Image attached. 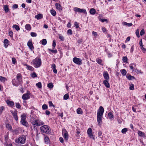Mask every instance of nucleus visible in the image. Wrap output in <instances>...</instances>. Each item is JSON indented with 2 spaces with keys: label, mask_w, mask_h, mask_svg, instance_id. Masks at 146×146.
<instances>
[{
  "label": "nucleus",
  "mask_w": 146,
  "mask_h": 146,
  "mask_svg": "<svg viewBox=\"0 0 146 146\" xmlns=\"http://www.w3.org/2000/svg\"><path fill=\"white\" fill-rule=\"evenodd\" d=\"M59 39L61 40L64 41V37L63 36L61 35H59Z\"/></svg>",
  "instance_id": "obj_49"
},
{
  "label": "nucleus",
  "mask_w": 146,
  "mask_h": 146,
  "mask_svg": "<svg viewBox=\"0 0 146 146\" xmlns=\"http://www.w3.org/2000/svg\"><path fill=\"white\" fill-rule=\"evenodd\" d=\"M104 111V109L102 106H100L99 109L98 110L97 113V121L98 124L100 125V123H102V118L103 113Z\"/></svg>",
  "instance_id": "obj_1"
},
{
  "label": "nucleus",
  "mask_w": 146,
  "mask_h": 146,
  "mask_svg": "<svg viewBox=\"0 0 146 146\" xmlns=\"http://www.w3.org/2000/svg\"><path fill=\"white\" fill-rule=\"evenodd\" d=\"M134 49V46L133 45L131 48V49H130V52L131 53H132Z\"/></svg>",
  "instance_id": "obj_62"
},
{
  "label": "nucleus",
  "mask_w": 146,
  "mask_h": 146,
  "mask_svg": "<svg viewBox=\"0 0 146 146\" xmlns=\"http://www.w3.org/2000/svg\"><path fill=\"white\" fill-rule=\"evenodd\" d=\"M107 80H105L104 81L103 83L106 87L108 88H109L110 87V85L108 83V81Z\"/></svg>",
  "instance_id": "obj_16"
},
{
  "label": "nucleus",
  "mask_w": 146,
  "mask_h": 146,
  "mask_svg": "<svg viewBox=\"0 0 146 146\" xmlns=\"http://www.w3.org/2000/svg\"><path fill=\"white\" fill-rule=\"evenodd\" d=\"M129 89L130 90H133L134 89V86L133 84H131L130 85Z\"/></svg>",
  "instance_id": "obj_53"
},
{
  "label": "nucleus",
  "mask_w": 146,
  "mask_h": 146,
  "mask_svg": "<svg viewBox=\"0 0 146 146\" xmlns=\"http://www.w3.org/2000/svg\"><path fill=\"white\" fill-rule=\"evenodd\" d=\"M145 33L143 29H142L140 32V35L141 36L143 35Z\"/></svg>",
  "instance_id": "obj_59"
},
{
  "label": "nucleus",
  "mask_w": 146,
  "mask_h": 146,
  "mask_svg": "<svg viewBox=\"0 0 146 146\" xmlns=\"http://www.w3.org/2000/svg\"><path fill=\"white\" fill-rule=\"evenodd\" d=\"M41 60L39 58L36 57L32 60V63L34 67L36 68L40 67L41 64Z\"/></svg>",
  "instance_id": "obj_3"
},
{
  "label": "nucleus",
  "mask_w": 146,
  "mask_h": 146,
  "mask_svg": "<svg viewBox=\"0 0 146 146\" xmlns=\"http://www.w3.org/2000/svg\"><path fill=\"white\" fill-rule=\"evenodd\" d=\"M48 87L50 88H52L53 87V85L52 83H50L48 85Z\"/></svg>",
  "instance_id": "obj_45"
},
{
  "label": "nucleus",
  "mask_w": 146,
  "mask_h": 146,
  "mask_svg": "<svg viewBox=\"0 0 146 146\" xmlns=\"http://www.w3.org/2000/svg\"><path fill=\"white\" fill-rule=\"evenodd\" d=\"M49 106H50V107L53 106V107H54V105H53V104L52 103L51 101H50L49 102Z\"/></svg>",
  "instance_id": "obj_58"
},
{
  "label": "nucleus",
  "mask_w": 146,
  "mask_h": 146,
  "mask_svg": "<svg viewBox=\"0 0 146 146\" xmlns=\"http://www.w3.org/2000/svg\"><path fill=\"white\" fill-rule=\"evenodd\" d=\"M67 33L70 35H71L72 34V31L71 29H69L68 30Z\"/></svg>",
  "instance_id": "obj_52"
},
{
  "label": "nucleus",
  "mask_w": 146,
  "mask_h": 146,
  "mask_svg": "<svg viewBox=\"0 0 146 146\" xmlns=\"http://www.w3.org/2000/svg\"><path fill=\"white\" fill-rule=\"evenodd\" d=\"M31 35L32 37H36L37 36V35L35 33L31 32Z\"/></svg>",
  "instance_id": "obj_41"
},
{
  "label": "nucleus",
  "mask_w": 146,
  "mask_h": 146,
  "mask_svg": "<svg viewBox=\"0 0 146 146\" xmlns=\"http://www.w3.org/2000/svg\"><path fill=\"white\" fill-rule=\"evenodd\" d=\"M21 82V75L20 74H18L17 75V78L14 79L12 80L13 84L15 86H18Z\"/></svg>",
  "instance_id": "obj_2"
},
{
  "label": "nucleus",
  "mask_w": 146,
  "mask_h": 146,
  "mask_svg": "<svg viewBox=\"0 0 146 146\" xmlns=\"http://www.w3.org/2000/svg\"><path fill=\"white\" fill-rule=\"evenodd\" d=\"M6 127L10 130H11L12 129V127L9 124H7L6 125Z\"/></svg>",
  "instance_id": "obj_46"
},
{
  "label": "nucleus",
  "mask_w": 146,
  "mask_h": 146,
  "mask_svg": "<svg viewBox=\"0 0 146 146\" xmlns=\"http://www.w3.org/2000/svg\"><path fill=\"white\" fill-rule=\"evenodd\" d=\"M96 61L98 64H101L102 62V60L99 58H97Z\"/></svg>",
  "instance_id": "obj_44"
},
{
  "label": "nucleus",
  "mask_w": 146,
  "mask_h": 146,
  "mask_svg": "<svg viewBox=\"0 0 146 146\" xmlns=\"http://www.w3.org/2000/svg\"><path fill=\"white\" fill-rule=\"evenodd\" d=\"M73 9L74 11L75 12H78L80 13V9L79 8L75 7Z\"/></svg>",
  "instance_id": "obj_33"
},
{
  "label": "nucleus",
  "mask_w": 146,
  "mask_h": 146,
  "mask_svg": "<svg viewBox=\"0 0 146 146\" xmlns=\"http://www.w3.org/2000/svg\"><path fill=\"white\" fill-rule=\"evenodd\" d=\"M7 80V79L4 77L1 76H0V80L3 82H4Z\"/></svg>",
  "instance_id": "obj_34"
},
{
  "label": "nucleus",
  "mask_w": 146,
  "mask_h": 146,
  "mask_svg": "<svg viewBox=\"0 0 146 146\" xmlns=\"http://www.w3.org/2000/svg\"><path fill=\"white\" fill-rule=\"evenodd\" d=\"M99 20L102 23H103L104 22H106V23L108 22V20L106 19H99Z\"/></svg>",
  "instance_id": "obj_40"
},
{
  "label": "nucleus",
  "mask_w": 146,
  "mask_h": 146,
  "mask_svg": "<svg viewBox=\"0 0 146 146\" xmlns=\"http://www.w3.org/2000/svg\"><path fill=\"white\" fill-rule=\"evenodd\" d=\"M56 8L58 10L60 11L62 10V7L61 5L58 3H56L55 4Z\"/></svg>",
  "instance_id": "obj_14"
},
{
  "label": "nucleus",
  "mask_w": 146,
  "mask_h": 146,
  "mask_svg": "<svg viewBox=\"0 0 146 146\" xmlns=\"http://www.w3.org/2000/svg\"><path fill=\"white\" fill-rule=\"evenodd\" d=\"M87 133L89 136L91 138H92L93 139H94V137L92 134V130L90 128H88L87 131Z\"/></svg>",
  "instance_id": "obj_8"
},
{
  "label": "nucleus",
  "mask_w": 146,
  "mask_h": 146,
  "mask_svg": "<svg viewBox=\"0 0 146 146\" xmlns=\"http://www.w3.org/2000/svg\"><path fill=\"white\" fill-rule=\"evenodd\" d=\"M141 48L142 52L145 53L146 51V48L143 47V46L141 47Z\"/></svg>",
  "instance_id": "obj_47"
},
{
  "label": "nucleus",
  "mask_w": 146,
  "mask_h": 146,
  "mask_svg": "<svg viewBox=\"0 0 146 146\" xmlns=\"http://www.w3.org/2000/svg\"><path fill=\"white\" fill-rule=\"evenodd\" d=\"M42 17V15L41 14H39L35 16V18L38 20L41 19Z\"/></svg>",
  "instance_id": "obj_22"
},
{
  "label": "nucleus",
  "mask_w": 146,
  "mask_h": 146,
  "mask_svg": "<svg viewBox=\"0 0 146 146\" xmlns=\"http://www.w3.org/2000/svg\"><path fill=\"white\" fill-rule=\"evenodd\" d=\"M51 68L52 69L56 68V65L54 64H52L51 65Z\"/></svg>",
  "instance_id": "obj_63"
},
{
  "label": "nucleus",
  "mask_w": 146,
  "mask_h": 146,
  "mask_svg": "<svg viewBox=\"0 0 146 146\" xmlns=\"http://www.w3.org/2000/svg\"><path fill=\"white\" fill-rule=\"evenodd\" d=\"M120 72L122 74L123 76H125L126 75L127 73V72L125 70L123 69L121 70Z\"/></svg>",
  "instance_id": "obj_25"
},
{
  "label": "nucleus",
  "mask_w": 146,
  "mask_h": 146,
  "mask_svg": "<svg viewBox=\"0 0 146 146\" xmlns=\"http://www.w3.org/2000/svg\"><path fill=\"white\" fill-rule=\"evenodd\" d=\"M36 86L38 88H41L42 87V84L41 82H39L38 83L36 84Z\"/></svg>",
  "instance_id": "obj_32"
},
{
  "label": "nucleus",
  "mask_w": 146,
  "mask_h": 146,
  "mask_svg": "<svg viewBox=\"0 0 146 146\" xmlns=\"http://www.w3.org/2000/svg\"><path fill=\"white\" fill-rule=\"evenodd\" d=\"M31 77L33 78H34L35 77H37V76L36 74V73L35 72H34L32 73L31 75Z\"/></svg>",
  "instance_id": "obj_38"
},
{
  "label": "nucleus",
  "mask_w": 146,
  "mask_h": 146,
  "mask_svg": "<svg viewBox=\"0 0 146 146\" xmlns=\"http://www.w3.org/2000/svg\"><path fill=\"white\" fill-rule=\"evenodd\" d=\"M127 131V128H125L121 130V132L123 133H125Z\"/></svg>",
  "instance_id": "obj_43"
},
{
  "label": "nucleus",
  "mask_w": 146,
  "mask_h": 146,
  "mask_svg": "<svg viewBox=\"0 0 146 146\" xmlns=\"http://www.w3.org/2000/svg\"><path fill=\"white\" fill-rule=\"evenodd\" d=\"M126 77L129 80H132L135 79V77L134 76H132L130 75H127Z\"/></svg>",
  "instance_id": "obj_28"
},
{
  "label": "nucleus",
  "mask_w": 146,
  "mask_h": 146,
  "mask_svg": "<svg viewBox=\"0 0 146 146\" xmlns=\"http://www.w3.org/2000/svg\"><path fill=\"white\" fill-rule=\"evenodd\" d=\"M4 6L5 12L6 13H7L9 10L8 6L7 5H5Z\"/></svg>",
  "instance_id": "obj_24"
},
{
  "label": "nucleus",
  "mask_w": 146,
  "mask_h": 146,
  "mask_svg": "<svg viewBox=\"0 0 146 146\" xmlns=\"http://www.w3.org/2000/svg\"><path fill=\"white\" fill-rule=\"evenodd\" d=\"M123 60L124 62H126L127 60V58L126 56H125L123 58Z\"/></svg>",
  "instance_id": "obj_51"
},
{
  "label": "nucleus",
  "mask_w": 146,
  "mask_h": 146,
  "mask_svg": "<svg viewBox=\"0 0 146 146\" xmlns=\"http://www.w3.org/2000/svg\"><path fill=\"white\" fill-rule=\"evenodd\" d=\"M11 112L12 114V115L13 117L15 119V120L17 121L18 120V117L17 116V111H13L11 110Z\"/></svg>",
  "instance_id": "obj_9"
},
{
  "label": "nucleus",
  "mask_w": 146,
  "mask_h": 146,
  "mask_svg": "<svg viewBox=\"0 0 146 146\" xmlns=\"http://www.w3.org/2000/svg\"><path fill=\"white\" fill-rule=\"evenodd\" d=\"M40 129L42 133H44L49 134H51V130L50 129V127L47 125H44L41 126L40 127Z\"/></svg>",
  "instance_id": "obj_4"
},
{
  "label": "nucleus",
  "mask_w": 146,
  "mask_h": 146,
  "mask_svg": "<svg viewBox=\"0 0 146 146\" xmlns=\"http://www.w3.org/2000/svg\"><path fill=\"white\" fill-rule=\"evenodd\" d=\"M69 98V95L68 94H66L64 96V99L65 100H67Z\"/></svg>",
  "instance_id": "obj_39"
},
{
  "label": "nucleus",
  "mask_w": 146,
  "mask_h": 146,
  "mask_svg": "<svg viewBox=\"0 0 146 146\" xmlns=\"http://www.w3.org/2000/svg\"><path fill=\"white\" fill-rule=\"evenodd\" d=\"M8 105L11 107L13 106L14 105V103L12 101H6Z\"/></svg>",
  "instance_id": "obj_20"
},
{
  "label": "nucleus",
  "mask_w": 146,
  "mask_h": 146,
  "mask_svg": "<svg viewBox=\"0 0 146 146\" xmlns=\"http://www.w3.org/2000/svg\"><path fill=\"white\" fill-rule=\"evenodd\" d=\"M129 67H130L131 69L132 70V71H133V64H130L129 66Z\"/></svg>",
  "instance_id": "obj_60"
},
{
  "label": "nucleus",
  "mask_w": 146,
  "mask_h": 146,
  "mask_svg": "<svg viewBox=\"0 0 146 146\" xmlns=\"http://www.w3.org/2000/svg\"><path fill=\"white\" fill-rule=\"evenodd\" d=\"M92 34L95 37H96L98 35L97 32L94 31L92 32Z\"/></svg>",
  "instance_id": "obj_56"
},
{
  "label": "nucleus",
  "mask_w": 146,
  "mask_h": 146,
  "mask_svg": "<svg viewBox=\"0 0 146 146\" xmlns=\"http://www.w3.org/2000/svg\"><path fill=\"white\" fill-rule=\"evenodd\" d=\"M25 29L27 31H29L31 29V27L29 24H27L25 26Z\"/></svg>",
  "instance_id": "obj_18"
},
{
  "label": "nucleus",
  "mask_w": 146,
  "mask_h": 146,
  "mask_svg": "<svg viewBox=\"0 0 146 146\" xmlns=\"http://www.w3.org/2000/svg\"><path fill=\"white\" fill-rule=\"evenodd\" d=\"M86 9H80V13H86Z\"/></svg>",
  "instance_id": "obj_54"
},
{
  "label": "nucleus",
  "mask_w": 146,
  "mask_h": 146,
  "mask_svg": "<svg viewBox=\"0 0 146 146\" xmlns=\"http://www.w3.org/2000/svg\"><path fill=\"white\" fill-rule=\"evenodd\" d=\"M44 140L45 142L46 143H49V138L48 137H45L44 138Z\"/></svg>",
  "instance_id": "obj_35"
},
{
  "label": "nucleus",
  "mask_w": 146,
  "mask_h": 146,
  "mask_svg": "<svg viewBox=\"0 0 146 146\" xmlns=\"http://www.w3.org/2000/svg\"><path fill=\"white\" fill-rule=\"evenodd\" d=\"M138 135L141 136H143L144 135V133L141 131H138Z\"/></svg>",
  "instance_id": "obj_36"
},
{
  "label": "nucleus",
  "mask_w": 146,
  "mask_h": 146,
  "mask_svg": "<svg viewBox=\"0 0 146 146\" xmlns=\"http://www.w3.org/2000/svg\"><path fill=\"white\" fill-rule=\"evenodd\" d=\"M18 7V5L16 4H14L13 6V8L15 9L17 8Z\"/></svg>",
  "instance_id": "obj_64"
},
{
  "label": "nucleus",
  "mask_w": 146,
  "mask_h": 146,
  "mask_svg": "<svg viewBox=\"0 0 146 146\" xmlns=\"http://www.w3.org/2000/svg\"><path fill=\"white\" fill-rule=\"evenodd\" d=\"M26 139L25 136L23 135L19 137L18 139L15 140V142L17 143H20L21 144H23L25 143Z\"/></svg>",
  "instance_id": "obj_6"
},
{
  "label": "nucleus",
  "mask_w": 146,
  "mask_h": 146,
  "mask_svg": "<svg viewBox=\"0 0 146 146\" xmlns=\"http://www.w3.org/2000/svg\"><path fill=\"white\" fill-rule=\"evenodd\" d=\"M62 134L64 135V137L65 140H67L68 139V135L67 131L66 130H64L62 131Z\"/></svg>",
  "instance_id": "obj_13"
},
{
  "label": "nucleus",
  "mask_w": 146,
  "mask_h": 146,
  "mask_svg": "<svg viewBox=\"0 0 146 146\" xmlns=\"http://www.w3.org/2000/svg\"><path fill=\"white\" fill-rule=\"evenodd\" d=\"M48 106L46 104H44L42 105V108L43 110H46L48 108Z\"/></svg>",
  "instance_id": "obj_42"
},
{
  "label": "nucleus",
  "mask_w": 146,
  "mask_h": 146,
  "mask_svg": "<svg viewBox=\"0 0 146 146\" xmlns=\"http://www.w3.org/2000/svg\"><path fill=\"white\" fill-rule=\"evenodd\" d=\"M21 122L23 125L26 127H28L29 124L27 122L26 120L21 121Z\"/></svg>",
  "instance_id": "obj_19"
},
{
  "label": "nucleus",
  "mask_w": 146,
  "mask_h": 146,
  "mask_svg": "<svg viewBox=\"0 0 146 146\" xmlns=\"http://www.w3.org/2000/svg\"><path fill=\"white\" fill-rule=\"evenodd\" d=\"M13 28H15L17 31H19L20 30V28L19 27L16 25H14L13 26Z\"/></svg>",
  "instance_id": "obj_29"
},
{
  "label": "nucleus",
  "mask_w": 146,
  "mask_h": 146,
  "mask_svg": "<svg viewBox=\"0 0 146 146\" xmlns=\"http://www.w3.org/2000/svg\"><path fill=\"white\" fill-rule=\"evenodd\" d=\"M25 65L26 66V68L29 70L33 71L34 69V68L31 66L27 65V64H25Z\"/></svg>",
  "instance_id": "obj_17"
},
{
  "label": "nucleus",
  "mask_w": 146,
  "mask_h": 146,
  "mask_svg": "<svg viewBox=\"0 0 146 146\" xmlns=\"http://www.w3.org/2000/svg\"><path fill=\"white\" fill-rule=\"evenodd\" d=\"M12 63L14 64H15L16 62V60L15 58H12Z\"/></svg>",
  "instance_id": "obj_57"
},
{
  "label": "nucleus",
  "mask_w": 146,
  "mask_h": 146,
  "mask_svg": "<svg viewBox=\"0 0 146 146\" xmlns=\"http://www.w3.org/2000/svg\"><path fill=\"white\" fill-rule=\"evenodd\" d=\"M73 62L78 65H81L82 63V60L76 57H74L73 59Z\"/></svg>",
  "instance_id": "obj_7"
},
{
  "label": "nucleus",
  "mask_w": 146,
  "mask_h": 146,
  "mask_svg": "<svg viewBox=\"0 0 146 146\" xmlns=\"http://www.w3.org/2000/svg\"><path fill=\"white\" fill-rule=\"evenodd\" d=\"M30 93L29 92H28L27 93L24 94L22 96V98L24 100H27L28 99L30 98Z\"/></svg>",
  "instance_id": "obj_10"
},
{
  "label": "nucleus",
  "mask_w": 146,
  "mask_h": 146,
  "mask_svg": "<svg viewBox=\"0 0 146 146\" xmlns=\"http://www.w3.org/2000/svg\"><path fill=\"white\" fill-rule=\"evenodd\" d=\"M123 24L127 26L128 27H130L132 26V24L131 23H127L126 22H124L123 23Z\"/></svg>",
  "instance_id": "obj_30"
},
{
  "label": "nucleus",
  "mask_w": 146,
  "mask_h": 146,
  "mask_svg": "<svg viewBox=\"0 0 146 146\" xmlns=\"http://www.w3.org/2000/svg\"><path fill=\"white\" fill-rule=\"evenodd\" d=\"M108 115L109 118L110 119H111L113 118V113L111 112H110L108 114Z\"/></svg>",
  "instance_id": "obj_37"
},
{
  "label": "nucleus",
  "mask_w": 146,
  "mask_h": 146,
  "mask_svg": "<svg viewBox=\"0 0 146 146\" xmlns=\"http://www.w3.org/2000/svg\"><path fill=\"white\" fill-rule=\"evenodd\" d=\"M50 12L52 15L53 16H55L56 15V11L53 9H52L50 10Z\"/></svg>",
  "instance_id": "obj_26"
},
{
  "label": "nucleus",
  "mask_w": 146,
  "mask_h": 146,
  "mask_svg": "<svg viewBox=\"0 0 146 146\" xmlns=\"http://www.w3.org/2000/svg\"><path fill=\"white\" fill-rule=\"evenodd\" d=\"M103 76L105 80H109V76L108 73L107 71H104V72Z\"/></svg>",
  "instance_id": "obj_12"
},
{
  "label": "nucleus",
  "mask_w": 146,
  "mask_h": 146,
  "mask_svg": "<svg viewBox=\"0 0 146 146\" xmlns=\"http://www.w3.org/2000/svg\"><path fill=\"white\" fill-rule=\"evenodd\" d=\"M9 41L7 39H5L4 40V46L5 48H7L9 45Z\"/></svg>",
  "instance_id": "obj_15"
},
{
  "label": "nucleus",
  "mask_w": 146,
  "mask_h": 146,
  "mask_svg": "<svg viewBox=\"0 0 146 146\" xmlns=\"http://www.w3.org/2000/svg\"><path fill=\"white\" fill-rule=\"evenodd\" d=\"M77 113L78 114H82V109L79 108L77 110Z\"/></svg>",
  "instance_id": "obj_31"
},
{
  "label": "nucleus",
  "mask_w": 146,
  "mask_h": 146,
  "mask_svg": "<svg viewBox=\"0 0 146 146\" xmlns=\"http://www.w3.org/2000/svg\"><path fill=\"white\" fill-rule=\"evenodd\" d=\"M21 121L26 120V115L25 113H23L21 116Z\"/></svg>",
  "instance_id": "obj_23"
},
{
  "label": "nucleus",
  "mask_w": 146,
  "mask_h": 146,
  "mask_svg": "<svg viewBox=\"0 0 146 146\" xmlns=\"http://www.w3.org/2000/svg\"><path fill=\"white\" fill-rule=\"evenodd\" d=\"M96 11L95 9L94 8L90 9V13L92 15H94L95 14Z\"/></svg>",
  "instance_id": "obj_21"
},
{
  "label": "nucleus",
  "mask_w": 146,
  "mask_h": 146,
  "mask_svg": "<svg viewBox=\"0 0 146 146\" xmlns=\"http://www.w3.org/2000/svg\"><path fill=\"white\" fill-rule=\"evenodd\" d=\"M33 126L34 127L37 126H40L44 124V123L41 120L39 119H34L33 121H31Z\"/></svg>",
  "instance_id": "obj_5"
},
{
  "label": "nucleus",
  "mask_w": 146,
  "mask_h": 146,
  "mask_svg": "<svg viewBox=\"0 0 146 146\" xmlns=\"http://www.w3.org/2000/svg\"><path fill=\"white\" fill-rule=\"evenodd\" d=\"M41 44L43 45H45L47 43V41L46 39H44L40 41Z\"/></svg>",
  "instance_id": "obj_27"
},
{
  "label": "nucleus",
  "mask_w": 146,
  "mask_h": 146,
  "mask_svg": "<svg viewBox=\"0 0 146 146\" xmlns=\"http://www.w3.org/2000/svg\"><path fill=\"white\" fill-rule=\"evenodd\" d=\"M56 45V42H55V40H54L53 41V42L52 44V46L53 47V49H54V48L55 47Z\"/></svg>",
  "instance_id": "obj_48"
},
{
  "label": "nucleus",
  "mask_w": 146,
  "mask_h": 146,
  "mask_svg": "<svg viewBox=\"0 0 146 146\" xmlns=\"http://www.w3.org/2000/svg\"><path fill=\"white\" fill-rule=\"evenodd\" d=\"M27 45L29 48L31 50H33L34 49V47L32 43V41L31 40H29L27 42Z\"/></svg>",
  "instance_id": "obj_11"
},
{
  "label": "nucleus",
  "mask_w": 146,
  "mask_h": 146,
  "mask_svg": "<svg viewBox=\"0 0 146 146\" xmlns=\"http://www.w3.org/2000/svg\"><path fill=\"white\" fill-rule=\"evenodd\" d=\"M9 35L11 37H12L13 35V33L12 31H10L9 32Z\"/></svg>",
  "instance_id": "obj_55"
},
{
  "label": "nucleus",
  "mask_w": 146,
  "mask_h": 146,
  "mask_svg": "<svg viewBox=\"0 0 146 146\" xmlns=\"http://www.w3.org/2000/svg\"><path fill=\"white\" fill-rule=\"evenodd\" d=\"M135 33H136V35L138 37H140V36H139V31L138 29H137L136 30V32H135Z\"/></svg>",
  "instance_id": "obj_50"
},
{
  "label": "nucleus",
  "mask_w": 146,
  "mask_h": 146,
  "mask_svg": "<svg viewBox=\"0 0 146 146\" xmlns=\"http://www.w3.org/2000/svg\"><path fill=\"white\" fill-rule=\"evenodd\" d=\"M16 107L18 108H20L21 107V106L19 104L17 103L16 104Z\"/></svg>",
  "instance_id": "obj_61"
}]
</instances>
